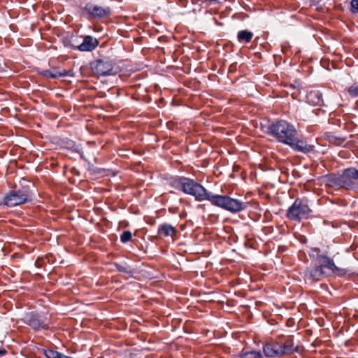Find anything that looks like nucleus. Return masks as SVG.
I'll return each mask as SVG.
<instances>
[{"mask_svg": "<svg viewBox=\"0 0 358 358\" xmlns=\"http://www.w3.org/2000/svg\"><path fill=\"white\" fill-rule=\"evenodd\" d=\"M203 200H208L212 204L232 213H236L246 208L248 203L226 195L213 194L203 187Z\"/></svg>", "mask_w": 358, "mask_h": 358, "instance_id": "1", "label": "nucleus"}, {"mask_svg": "<svg viewBox=\"0 0 358 358\" xmlns=\"http://www.w3.org/2000/svg\"><path fill=\"white\" fill-rule=\"evenodd\" d=\"M299 351L292 338L285 341L270 342L264 345L263 352L267 357H281Z\"/></svg>", "mask_w": 358, "mask_h": 358, "instance_id": "2", "label": "nucleus"}, {"mask_svg": "<svg viewBox=\"0 0 358 358\" xmlns=\"http://www.w3.org/2000/svg\"><path fill=\"white\" fill-rule=\"evenodd\" d=\"M268 134L274 136L279 142L287 145L297 136V131L294 125L285 120H279L268 127Z\"/></svg>", "mask_w": 358, "mask_h": 358, "instance_id": "3", "label": "nucleus"}, {"mask_svg": "<svg viewBox=\"0 0 358 358\" xmlns=\"http://www.w3.org/2000/svg\"><path fill=\"white\" fill-rule=\"evenodd\" d=\"M313 213L306 197L297 198L286 213L287 217L291 221L300 222L302 220L308 219Z\"/></svg>", "mask_w": 358, "mask_h": 358, "instance_id": "4", "label": "nucleus"}, {"mask_svg": "<svg viewBox=\"0 0 358 358\" xmlns=\"http://www.w3.org/2000/svg\"><path fill=\"white\" fill-rule=\"evenodd\" d=\"M310 257L315 259V265L322 271H327L328 275L331 273H336L338 275L344 274L343 270L338 268L333 259L327 255H321L320 250L317 248H311L309 252Z\"/></svg>", "mask_w": 358, "mask_h": 358, "instance_id": "5", "label": "nucleus"}, {"mask_svg": "<svg viewBox=\"0 0 358 358\" xmlns=\"http://www.w3.org/2000/svg\"><path fill=\"white\" fill-rule=\"evenodd\" d=\"M31 192L29 187L10 190L4 196L3 204L14 207L31 201Z\"/></svg>", "mask_w": 358, "mask_h": 358, "instance_id": "6", "label": "nucleus"}, {"mask_svg": "<svg viewBox=\"0 0 358 358\" xmlns=\"http://www.w3.org/2000/svg\"><path fill=\"white\" fill-rule=\"evenodd\" d=\"M90 69L93 73L99 76L115 75L117 73L115 62L109 57L94 60L90 63Z\"/></svg>", "mask_w": 358, "mask_h": 358, "instance_id": "7", "label": "nucleus"}, {"mask_svg": "<svg viewBox=\"0 0 358 358\" xmlns=\"http://www.w3.org/2000/svg\"><path fill=\"white\" fill-rule=\"evenodd\" d=\"M23 320L27 325L35 331L48 329L50 327V319L48 317V313L43 312L31 311L25 314Z\"/></svg>", "mask_w": 358, "mask_h": 358, "instance_id": "8", "label": "nucleus"}, {"mask_svg": "<svg viewBox=\"0 0 358 358\" xmlns=\"http://www.w3.org/2000/svg\"><path fill=\"white\" fill-rule=\"evenodd\" d=\"M112 14L109 6H101L92 3H87L82 10V15L89 19L101 20L108 18Z\"/></svg>", "mask_w": 358, "mask_h": 358, "instance_id": "9", "label": "nucleus"}, {"mask_svg": "<svg viewBox=\"0 0 358 358\" xmlns=\"http://www.w3.org/2000/svg\"><path fill=\"white\" fill-rule=\"evenodd\" d=\"M178 182L185 193L194 196L196 200H201V185L184 177L180 178Z\"/></svg>", "mask_w": 358, "mask_h": 358, "instance_id": "10", "label": "nucleus"}, {"mask_svg": "<svg viewBox=\"0 0 358 358\" xmlns=\"http://www.w3.org/2000/svg\"><path fill=\"white\" fill-rule=\"evenodd\" d=\"M358 180V169L348 168L343 171V174L338 178V184L347 189H352L355 187L354 180Z\"/></svg>", "mask_w": 358, "mask_h": 358, "instance_id": "11", "label": "nucleus"}, {"mask_svg": "<svg viewBox=\"0 0 358 358\" xmlns=\"http://www.w3.org/2000/svg\"><path fill=\"white\" fill-rule=\"evenodd\" d=\"M293 150L303 154H308L313 151L314 145H310L303 138L294 137L287 144Z\"/></svg>", "mask_w": 358, "mask_h": 358, "instance_id": "12", "label": "nucleus"}, {"mask_svg": "<svg viewBox=\"0 0 358 358\" xmlns=\"http://www.w3.org/2000/svg\"><path fill=\"white\" fill-rule=\"evenodd\" d=\"M328 275L327 271H322L320 268L315 266L307 268L304 272V279L308 283L313 284L320 280L322 278Z\"/></svg>", "mask_w": 358, "mask_h": 358, "instance_id": "13", "label": "nucleus"}, {"mask_svg": "<svg viewBox=\"0 0 358 358\" xmlns=\"http://www.w3.org/2000/svg\"><path fill=\"white\" fill-rule=\"evenodd\" d=\"M99 45V41L96 38L87 36L84 38L83 42L75 48L82 52H90L94 50Z\"/></svg>", "mask_w": 358, "mask_h": 358, "instance_id": "14", "label": "nucleus"}, {"mask_svg": "<svg viewBox=\"0 0 358 358\" xmlns=\"http://www.w3.org/2000/svg\"><path fill=\"white\" fill-rule=\"evenodd\" d=\"M38 73L43 77L52 79L58 78L60 77H65L68 75L67 71H59V68L57 67H54L52 69L38 71Z\"/></svg>", "mask_w": 358, "mask_h": 358, "instance_id": "15", "label": "nucleus"}, {"mask_svg": "<svg viewBox=\"0 0 358 358\" xmlns=\"http://www.w3.org/2000/svg\"><path fill=\"white\" fill-rule=\"evenodd\" d=\"M176 229L172 225L167 223L160 224L157 230V234L159 236L173 237L176 235Z\"/></svg>", "mask_w": 358, "mask_h": 358, "instance_id": "16", "label": "nucleus"}, {"mask_svg": "<svg viewBox=\"0 0 358 358\" xmlns=\"http://www.w3.org/2000/svg\"><path fill=\"white\" fill-rule=\"evenodd\" d=\"M308 101L313 105H321L322 103V94L318 91H311L307 96Z\"/></svg>", "mask_w": 358, "mask_h": 358, "instance_id": "17", "label": "nucleus"}, {"mask_svg": "<svg viewBox=\"0 0 358 358\" xmlns=\"http://www.w3.org/2000/svg\"><path fill=\"white\" fill-rule=\"evenodd\" d=\"M253 36V34L248 30L240 31L238 34V40L240 42L249 43Z\"/></svg>", "mask_w": 358, "mask_h": 358, "instance_id": "18", "label": "nucleus"}, {"mask_svg": "<svg viewBox=\"0 0 358 358\" xmlns=\"http://www.w3.org/2000/svg\"><path fill=\"white\" fill-rule=\"evenodd\" d=\"M241 358H262V354L259 351H245L242 350L240 354Z\"/></svg>", "mask_w": 358, "mask_h": 358, "instance_id": "19", "label": "nucleus"}, {"mask_svg": "<svg viewBox=\"0 0 358 358\" xmlns=\"http://www.w3.org/2000/svg\"><path fill=\"white\" fill-rule=\"evenodd\" d=\"M115 266L116 269L120 273L127 274L129 276H131L133 275V271H132L131 268L127 264L122 265V264L115 263Z\"/></svg>", "mask_w": 358, "mask_h": 358, "instance_id": "20", "label": "nucleus"}, {"mask_svg": "<svg viewBox=\"0 0 358 358\" xmlns=\"http://www.w3.org/2000/svg\"><path fill=\"white\" fill-rule=\"evenodd\" d=\"M132 237L131 233L129 231H124L121 235H120V241L122 243H127L129 241H131Z\"/></svg>", "mask_w": 358, "mask_h": 358, "instance_id": "21", "label": "nucleus"}, {"mask_svg": "<svg viewBox=\"0 0 358 358\" xmlns=\"http://www.w3.org/2000/svg\"><path fill=\"white\" fill-rule=\"evenodd\" d=\"M348 92L351 96H358V85H352L348 88Z\"/></svg>", "mask_w": 358, "mask_h": 358, "instance_id": "22", "label": "nucleus"}, {"mask_svg": "<svg viewBox=\"0 0 358 358\" xmlns=\"http://www.w3.org/2000/svg\"><path fill=\"white\" fill-rule=\"evenodd\" d=\"M350 4H351L350 11L352 13H358V0H352Z\"/></svg>", "mask_w": 358, "mask_h": 358, "instance_id": "23", "label": "nucleus"}, {"mask_svg": "<svg viewBox=\"0 0 358 358\" xmlns=\"http://www.w3.org/2000/svg\"><path fill=\"white\" fill-rule=\"evenodd\" d=\"M218 3L217 0H203V6L206 5H216Z\"/></svg>", "mask_w": 358, "mask_h": 358, "instance_id": "24", "label": "nucleus"}, {"mask_svg": "<svg viewBox=\"0 0 358 358\" xmlns=\"http://www.w3.org/2000/svg\"><path fill=\"white\" fill-rule=\"evenodd\" d=\"M211 301L208 294L203 293V301Z\"/></svg>", "mask_w": 358, "mask_h": 358, "instance_id": "25", "label": "nucleus"}, {"mask_svg": "<svg viewBox=\"0 0 358 358\" xmlns=\"http://www.w3.org/2000/svg\"><path fill=\"white\" fill-rule=\"evenodd\" d=\"M211 252V249L203 250L202 254L203 256L206 255V254L210 255Z\"/></svg>", "mask_w": 358, "mask_h": 358, "instance_id": "26", "label": "nucleus"}, {"mask_svg": "<svg viewBox=\"0 0 358 358\" xmlns=\"http://www.w3.org/2000/svg\"><path fill=\"white\" fill-rule=\"evenodd\" d=\"M7 353V351L4 348H0V356H3Z\"/></svg>", "mask_w": 358, "mask_h": 358, "instance_id": "27", "label": "nucleus"}, {"mask_svg": "<svg viewBox=\"0 0 358 358\" xmlns=\"http://www.w3.org/2000/svg\"><path fill=\"white\" fill-rule=\"evenodd\" d=\"M208 334H213V332H210V331H207L206 336H208Z\"/></svg>", "mask_w": 358, "mask_h": 358, "instance_id": "28", "label": "nucleus"}, {"mask_svg": "<svg viewBox=\"0 0 358 358\" xmlns=\"http://www.w3.org/2000/svg\"><path fill=\"white\" fill-rule=\"evenodd\" d=\"M202 166L203 167L206 166V162L203 160V164H202Z\"/></svg>", "mask_w": 358, "mask_h": 358, "instance_id": "29", "label": "nucleus"}, {"mask_svg": "<svg viewBox=\"0 0 358 358\" xmlns=\"http://www.w3.org/2000/svg\"><path fill=\"white\" fill-rule=\"evenodd\" d=\"M203 331H204V330L203 329ZM202 335H203V337L204 336V332L202 333Z\"/></svg>", "mask_w": 358, "mask_h": 358, "instance_id": "30", "label": "nucleus"}, {"mask_svg": "<svg viewBox=\"0 0 358 358\" xmlns=\"http://www.w3.org/2000/svg\"><path fill=\"white\" fill-rule=\"evenodd\" d=\"M3 204V203H0V206H1Z\"/></svg>", "mask_w": 358, "mask_h": 358, "instance_id": "31", "label": "nucleus"}, {"mask_svg": "<svg viewBox=\"0 0 358 358\" xmlns=\"http://www.w3.org/2000/svg\"><path fill=\"white\" fill-rule=\"evenodd\" d=\"M357 275H358V273H357Z\"/></svg>", "mask_w": 358, "mask_h": 358, "instance_id": "32", "label": "nucleus"}]
</instances>
